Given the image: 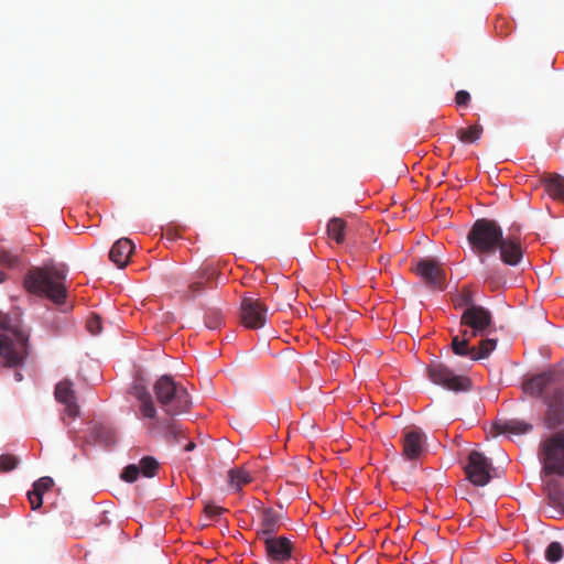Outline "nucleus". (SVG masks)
Returning <instances> with one entry per match:
<instances>
[{
  "label": "nucleus",
  "instance_id": "nucleus-22",
  "mask_svg": "<svg viewBox=\"0 0 564 564\" xmlns=\"http://www.w3.org/2000/svg\"><path fill=\"white\" fill-rule=\"evenodd\" d=\"M545 491L550 502L556 507H564V491L557 479L545 477Z\"/></svg>",
  "mask_w": 564,
  "mask_h": 564
},
{
  "label": "nucleus",
  "instance_id": "nucleus-14",
  "mask_svg": "<svg viewBox=\"0 0 564 564\" xmlns=\"http://www.w3.org/2000/svg\"><path fill=\"white\" fill-rule=\"evenodd\" d=\"M55 399L65 405V412L70 417H76L79 414V406L76 403L75 391L73 382L65 379L58 382L55 387Z\"/></svg>",
  "mask_w": 564,
  "mask_h": 564
},
{
  "label": "nucleus",
  "instance_id": "nucleus-7",
  "mask_svg": "<svg viewBox=\"0 0 564 564\" xmlns=\"http://www.w3.org/2000/svg\"><path fill=\"white\" fill-rule=\"evenodd\" d=\"M427 375L433 383L456 393L468 391L471 388L468 377L455 375L448 366L442 362L431 364Z\"/></svg>",
  "mask_w": 564,
  "mask_h": 564
},
{
  "label": "nucleus",
  "instance_id": "nucleus-4",
  "mask_svg": "<svg viewBox=\"0 0 564 564\" xmlns=\"http://www.w3.org/2000/svg\"><path fill=\"white\" fill-rule=\"evenodd\" d=\"M153 391L158 403L170 416L185 413L192 405L187 389L171 376L160 377L153 386Z\"/></svg>",
  "mask_w": 564,
  "mask_h": 564
},
{
  "label": "nucleus",
  "instance_id": "nucleus-28",
  "mask_svg": "<svg viewBox=\"0 0 564 564\" xmlns=\"http://www.w3.org/2000/svg\"><path fill=\"white\" fill-rule=\"evenodd\" d=\"M453 301L455 308H468L477 305L474 301V293L468 286H464Z\"/></svg>",
  "mask_w": 564,
  "mask_h": 564
},
{
  "label": "nucleus",
  "instance_id": "nucleus-29",
  "mask_svg": "<svg viewBox=\"0 0 564 564\" xmlns=\"http://www.w3.org/2000/svg\"><path fill=\"white\" fill-rule=\"evenodd\" d=\"M21 264V257L12 249H0V265L4 268H18Z\"/></svg>",
  "mask_w": 564,
  "mask_h": 564
},
{
  "label": "nucleus",
  "instance_id": "nucleus-17",
  "mask_svg": "<svg viewBox=\"0 0 564 564\" xmlns=\"http://www.w3.org/2000/svg\"><path fill=\"white\" fill-rule=\"evenodd\" d=\"M132 394L140 402L139 408L142 416L150 420L155 419L158 411L149 390L143 384L135 383L132 388Z\"/></svg>",
  "mask_w": 564,
  "mask_h": 564
},
{
  "label": "nucleus",
  "instance_id": "nucleus-43",
  "mask_svg": "<svg viewBox=\"0 0 564 564\" xmlns=\"http://www.w3.org/2000/svg\"><path fill=\"white\" fill-rule=\"evenodd\" d=\"M195 447H196V444H195L194 442H192V441H191V442H188V443L185 445L184 449H185L186 452H191V451H193Z\"/></svg>",
  "mask_w": 564,
  "mask_h": 564
},
{
  "label": "nucleus",
  "instance_id": "nucleus-35",
  "mask_svg": "<svg viewBox=\"0 0 564 564\" xmlns=\"http://www.w3.org/2000/svg\"><path fill=\"white\" fill-rule=\"evenodd\" d=\"M54 485V481L51 477H42L33 484V489L43 495L45 491L50 490Z\"/></svg>",
  "mask_w": 564,
  "mask_h": 564
},
{
  "label": "nucleus",
  "instance_id": "nucleus-27",
  "mask_svg": "<svg viewBox=\"0 0 564 564\" xmlns=\"http://www.w3.org/2000/svg\"><path fill=\"white\" fill-rule=\"evenodd\" d=\"M482 133V127L480 124H474L468 128H460L457 130V138L463 143H474L480 139Z\"/></svg>",
  "mask_w": 564,
  "mask_h": 564
},
{
  "label": "nucleus",
  "instance_id": "nucleus-21",
  "mask_svg": "<svg viewBox=\"0 0 564 564\" xmlns=\"http://www.w3.org/2000/svg\"><path fill=\"white\" fill-rule=\"evenodd\" d=\"M469 333L464 329L460 332V336L455 335L452 338V350L455 355L460 357H469L473 355L474 346H469V341L473 339Z\"/></svg>",
  "mask_w": 564,
  "mask_h": 564
},
{
  "label": "nucleus",
  "instance_id": "nucleus-12",
  "mask_svg": "<svg viewBox=\"0 0 564 564\" xmlns=\"http://www.w3.org/2000/svg\"><path fill=\"white\" fill-rule=\"evenodd\" d=\"M265 546L267 556L276 563H284L292 556V542L285 536H267L261 539Z\"/></svg>",
  "mask_w": 564,
  "mask_h": 564
},
{
  "label": "nucleus",
  "instance_id": "nucleus-31",
  "mask_svg": "<svg viewBox=\"0 0 564 564\" xmlns=\"http://www.w3.org/2000/svg\"><path fill=\"white\" fill-rule=\"evenodd\" d=\"M165 432L175 443H181L184 437L181 424L175 420H167L164 425Z\"/></svg>",
  "mask_w": 564,
  "mask_h": 564
},
{
  "label": "nucleus",
  "instance_id": "nucleus-36",
  "mask_svg": "<svg viewBox=\"0 0 564 564\" xmlns=\"http://www.w3.org/2000/svg\"><path fill=\"white\" fill-rule=\"evenodd\" d=\"M86 327L91 335H98L101 332V319L97 315H93L87 319Z\"/></svg>",
  "mask_w": 564,
  "mask_h": 564
},
{
  "label": "nucleus",
  "instance_id": "nucleus-24",
  "mask_svg": "<svg viewBox=\"0 0 564 564\" xmlns=\"http://www.w3.org/2000/svg\"><path fill=\"white\" fill-rule=\"evenodd\" d=\"M216 275V270L213 268H206L200 273V280L195 281L188 285V291L185 294L186 299H194L203 289H204V282L210 281Z\"/></svg>",
  "mask_w": 564,
  "mask_h": 564
},
{
  "label": "nucleus",
  "instance_id": "nucleus-15",
  "mask_svg": "<svg viewBox=\"0 0 564 564\" xmlns=\"http://www.w3.org/2000/svg\"><path fill=\"white\" fill-rule=\"evenodd\" d=\"M478 257L482 263L500 259L505 264L516 265L522 258V249H478Z\"/></svg>",
  "mask_w": 564,
  "mask_h": 564
},
{
  "label": "nucleus",
  "instance_id": "nucleus-2",
  "mask_svg": "<svg viewBox=\"0 0 564 564\" xmlns=\"http://www.w3.org/2000/svg\"><path fill=\"white\" fill-rule=\"evenodd\" d=\"M67 265L62 262H46L31 268L23 280L24 289L34 295L45 297L62 305L67 297Z\"/></svg>",
  "mask_w": 564,
  "mask_h": 564
},
{
  "label": "nucleus",
  "instance_id": "nucleus-42",
  "mask_svg": "<svg viewBox=\"0 0 564 564\" xmlns=\"http://www.w3.org/2000/svg\"><path fill=\"white\" fill-rule=\"evenodd\" d=\"M166 239L170 241V242H176L178 239H181V237L172 234V232H167L166 234Z\"/></svg>",
  "mask_w": 564,
  "mask_h": 564
},
{
  "label": "nucleus",
  "instance_id": "nucleus-37",
  "mask_svg": "<svg viewBox=\"0 0 564 564\" xmlns=\"http://www.w3.org/2000/svg\"><path fill=\"white\" fill-rule=\"evenodd\" d=\"M28 499L32 510L39 509L43 503V495H41L35 489H32L31 491L28 492Z\"/></svg>",
  "mask_w": 564,
  "mask_h": 564
},
{
  "label": "nucleus",
  "instance_id": "nucleus-38",
  "mask_svg": "<svg viewBox=\"0 0 564 564\" xmlns=\"http://www.w3.org/2000/svg\"><path fill=\"white\" fill-rule=\"evenodd\" d=\"M225 509L212 503L205 506V512L208 517L215 519L224 513Z\"/></svg>",
  "mask_w": 564,
  "mask_h": 564
},
{
  "label": "nucleus",
  "instance_id": "nucleus-33",
  "mask_svg": "<svg viewBox=\"0 0 564 564\" xmlns=\"http://www.w3.org/2000/svg\"><path fill=\"white\" fill-rule=\"evenodd\" d=\"M19 465V458L12 454L0 455V471L9 473L15 469Z\"/></svg>",
  "mask_w": 564,
  "mask_h": 564
},
{
  "label": "nucleus",
  "instance_id": "nucleus-6",
  "mask_svg": "<svg viewBox=\"0 0 564 564\" xmlns=\"http://www.w3.org/2000/svg\"><path fill=\"white\" fill-rule=\"evenodd\" d=\"M539 459L545 477H564V429L545 437L539 447Z\"/></svg>",
  "mask_w": 564,
  "mask_h": 564
},
{
  "label": "nucleus",
  "instance_id": "nucleus-13",
  "mask_svg": "<svg viewBox=\"0 0 564 564\" xmlns=\"http://www.w3.org/2000/svg\"><path fill=\"white\" fill-rule=\"evenodd\" d=\"M424 451V434L419 429L405 431L402 436V455L409 460H416Z\"/></svg>",
  "mask_w": 564,
  "mask_h": 564
},
{
  "label": "nucleus",
  "instance_id": "nucleus-1",
  "mask_svg": "<svg viewBox=\"0 0 564 564\" xmlns=\"http://www.w3.org/2000/svg\"><path fill=\"white\" fill-rule=\"evenodd\" d=\"M523 391L532 397H543L546 429L555 430L564 424V375L561 371L550 370L532 377L523 382Z\"/></svg>",
  "mask_w": 564,
  "mask_h": 564
},
{
  "label": "nucleus",
  "instance_id": "nucleus-46",
  "mask_svg": "<svg viewBox=\"0 0 564 564\" xmlns=\"http://www.w3.org/2000/svg\"><path fill=\"white\" fill-rule=\"evenodd\" d=\"M525 243H534V240L525 241Z\"/></svg>",
  "mask_w": 564,
  "mask_h": 564
},
{
  "label": "nucleus",
  "instance_id": "nucleus-41",
  "mask_svg": "<svg viewBox=\"0 0 564 564\" xmlns=\"http://www.w3.org/2000/svg\"><path fill=\"white\" fill-rule=\"evenodd\" d=\"M122 243L129 245L131 248L137 246V242L130 238H120L112 245V247H121Z\"/></svg>",
  "mask_w": 564,
  "mask_h": 564
},
{
  "label": "nucleus",
  "instance_id": "nucleus-11",
  "mask_svg": "<svg viewBox=\"0 0 564 564\" xmlns=\"http://www.w3.org/2000/svg\"><path fill=\"white\" fill-rule=\"evenodd\" d=\"M413 271L423 280L431 290L445 289V271L436 259L422 258L417 260Z\"/></svg>",
  "mask_w": 564,
  "mask_h": 564
},
{
  "label": "nucleus",
  "instance_id": "nucleus-30",
  "mask_svg": "<svg viewBox=\"0 0 564 564\" xmlns=\"http://www.w3.org/2000/svg\"><path fill=\"white\" fill-rule=\"evenodd\" d=\"M159 467H160L159 462L152 456H145V457L141 458L140 464H139L140 473L144 477H149V478L156 475Z\"/></svg>",
  "mask_w": 564,
  "mask_h": 564
},
{
  "label": "nucleus",
  "instance_id": "nucleus-40",
  "mask_svg": "<svg viewBox=\"0 0 564 564\" xmlns=\"http://www.w3.org/2000/svg\"><path fill=\"white\" fill-rule=\"evenodd\" d=\"M94 432L98 438H101L105 435V442L111 441L110 432L107 429H105L104 426H101V425L94 426Z\"/></svg>",
  "mask_w": 564,
  "mask_h": 564
},
{
  "label": "nucleus",
  "instance_id": "nucleus-32",
  "mask_svg": "<svg viewBox=\"0 0 564 564\" xmlns=\"http://www.w3.org/2000/svg\"><path fill=\"white\" fill-rule=\"evenodd\" d=\"M563 554L564 547L560 542L556 541L550 543L545 550V558L552 563L560 561Z\"/></svg>",
  "mask_w": 564,
  "mask_h": 564
},
{
  "label": "nucleus",
  "instance_id": "nucleus-44",
  "mask_svg": "<svg viewBox=\"0 0 564 564\" xmlns=\"http://www.w3.org/2000/svg\"><path fill=\"white\" fill-rule=\"evenodd\" d=\"M22 379H23L22 373H21L20 371H15V372H14V380H15L17 382H20V381H22Z\"/></svg>",
  "mask_w": 564,
  "mask_h": 564
},
{
  "label": "nucleus",
  "instance_id": "nucleus-23",
  "mask_svg": "<svg viewBox=\"0 0 564 564\" xmlns=\"http://www.w3.org/2000/svg\"><path fill=\"white\" fill-rule=\"evenodd\" d=\"M228 484L236 491H240L243 485L252 481V477L249 471L243 468H234L228 471Z\"/></svg>",
  "mask_w": 564,
  "mask_h": 564
},
{
  "label": "nucleus",
  "instance_id": "nucleus-26",
  "mask_svg": "<svg viewBox=\"0 0 564 564\" xmlns=\"http://www.w3.org/2000/svg\"><path fill=\"white\" fill-rule=\"evenodd\" d=\"M497 347V340L496 339H482L479 343L478 347L474 346L473 355H470L471 360H479L487 358Z\"/></svg>",
  "mask_w": 564,
  "mask_h": 564
},
{
  "label": "nucleus",
  "instance_id": "nucleus-5",
  "mask_svg": "<svg viewBox=\"0 0 564 564\" xmlns=\"http://www.w3.org/2000/svg\"><path fill=\"white\" fill-rule=\"evenodd\" d=\"M471 247H521L518 237H503L502 229L497 221L479 218L467 235Z\"/></svg>",
  "mask_w": 564,
  "mask_h": 564
},
{
  "label": "nucleus",
  "instance_id": "nucleus-9",
  "mask_svg": "<svg viewBox=\"0 0 564 564\" xmlns=\"http://www.w3.org/2000/svg\"><path fill=\"white\" fill-rule=\"evenodd\" d=\"M466 478L478 487H484L492 479L495 468L489 458L482 453L471 451L468 454L467 464L464 467Z\"/></svg>",
  "mask_w": 564,
  "mask_h": 564
},
{
  "label": "nucleus",
  "instance_id": "nucleus-25",
  "mask_svg": "<svg viewBox=\"0 0 564 564\" xmlns=\"http://www.w3.org/2000/svg\"><path fill=\"white\" fill-rule=\"evenodd\" d=\"M134 249H109L108 258L119 269L124 268L133 254Z\"/></svg>",
  "mask_w": 564,
  "mask_h": 564
},
{
  "label": "nucleus",
  "instance_id": "nucleus-16",
  "mask_svg": "<svg viewBox=\"0 0 564 564\" xmlns=\"http://www.w3.org/2000/svg\"><path fill=\"white\" fill-rule=\"evenodd\" d=\"M282 514L272 508H265L261 511L260 529L257 532L258 539L274 535L281 527Z\"/></svg>",
  "mask_w": 564,
  "mask_h": 564
},
{
  "label": "nucleus",
  "instance_id": "nucleus-45",
  "mask_svg": "<svg viewBox=\"0 0 564 564\" xmlns=\"http://www.w3.org/2000/svg\"><path fill=\"white\" fill-rule=\"evenodd\" d=\"M4 280V274L2 272H0V282H2Z\"/></svg>",
  "mask_w": 564,
  "mask_h": 564
},
{
  "label": "nucleus",
  "instance_id": "nucleus-39",
  "mask_svg": "<svg viewBox=\"0 0 564 564\" xmlns=\"http://www.w3.org/2000/svg\"><path fill=\"white\" fill-rule=\"evenodd\" d=\"M470 101V95L466 90H458L455 96V102L457 106H468Z\"/></svg>",
  "mask_w": 564,
  "mask_h": 564
},
{
  "label": "nucleus",
  "instance_id": "nucleus-34",
  "mask_svg": "<svg viewBox=\"0 0 564 564\" xmlns=\"http://www.w3.org/2000/svg\"><path fill=\"white\" fill-rule=\"evenodd\" d=\"M140 475V468L135 464L128 465L121 473V479L127 482H134Z\"/></svg>",
  "mask_w": 564,
  "mask_h": 564
},
{
  "label": "nucleus",
  "instance_id": "nucleus-19",
  "mask_svg": "<svg viewBox=\"0 0 564 564\" xmlns=\"http://www.w3.org/2000/svg\"><path fill=\"white\" fill-rule=\"evenodd\" d=\"M347 223L339 217L332 218L327 224V235L337 245L344 243L345 237L349 234Z\"/></svg>",
  "mask_w": 564,
  "mask_h": 564
},
{
  "label": "nucleus",
  "instance_id": "nucleus-10",
  "mask_svg": "<svg viewBox=\"0 0 564 564\" xmlns=\"http://www.w3.org/2000/svg\"><path fill=\"white\" fill-rule=\"evenodd\" d=\"M268 306L260 300L245 296L240 304V321L250 329H258L267 322Z\"/></svg>",
  "mask_w": 564,
  "mask_h": 564
},
{
  "label": "nucleus",
  "instance_id": "nucleus-8",
  "mask_svg": "<svg viewBox=\"0 0 564 564\" xmlns=\"http://www.w3.org/2000/svg\"><path fill=\"white\" fill-rule=\"evenodd\" d=\"M459 324L471 337H482L492 327V314L481 305L470 306L464 310Z\"/></svg>",
  "mask_w": 564,
  "mask_h": 564
},
{
  "label": "nucleus",
  "instance_id": "nucleus-20",
  "mask_svg": "<svg viewBox=\"0 0 564 564\" xmlns=\"http://www.w3.org/2000/svg\"><path fill=\"white\" fill-rule=\"evenodd\" d=\"M545 191L553 198L564 202V177L560 174H549L542 178Z\"/></svg>",
  "mask_w": 564,
  "mask_h": 564
},
{
  "label": "nucleus",
  "instance_id": "nucleus-3",
  "mask_svg": "<svg viewBox=\"0 0 564 564\" xmlns=\"http://www.w3.org/2000/svg\"><path fill=\"white\" fill-rule=\"evenodd\" d=\"M29 334L10 324L6 315L0 313V358L6 367H18L29 356Z\"/></svg>",
  "mask_w": 564,
  "mask_h": 564
},
{
  "label": "nucleus",
  "instance_id": "nucleus-18",
  "mask_svg": "<svg viewBox=\"0 0 564 564\" xmlns=\"http://www.w3.org/2000/svg\"><path fill=\"white\" fill-rule=\"evenodd\" d=\"M494 429L497 434L521 435L531 431L532 425L517 419H511L496 423Z\"/></svg>",
  "mask_w": 564,
  "mask_h": 564
}]
</instances>
